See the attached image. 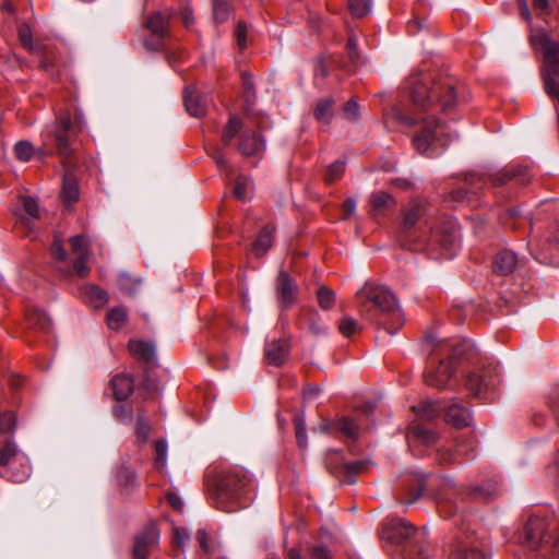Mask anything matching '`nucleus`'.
<instances>
[{
    "mask_svg": "<svg viewBox=\"0 0 559 559\" xmlns=\"http://www.w3.org/2000/svg\"><path fill=\"white\" fill-rule=\"evenodd\" d=\"M406 86L414 112L407 114L396 109L394 117L407 127L419 126L413 143L417 152L428 154L436 143L447 144L442 140L444 127L437 121L436 114L451 110L456 104L455 81L450 76L432 80L421 72H416L407 78Z\"/></svg>",
    "mask_w": 559,
    "mask_h": 559,
    "instance_id": "obj_1",
    "label": "nucleus"
},
{
    "mask_svg": "<svg viewBox=\"0 0 559 559\" xmlns=\"http://www.w3.org/2000/svg\"><path fill=\"white\" fill-rule=\"evenodd\" d=\"M361 310L368 318L394 335L403 325L404 318L394 294L382 285H365L358 292Z\"/></svg>",
    "mask_w": 559,
    "mask_h": 559,
    "instance_id": "obj_2",
    "label": "nucleus"
},
{
    "mask_svg": "<svg viewBox=\"0 0 559 559\" xmlns=\"http://www.w3.org/2000/svg\"><path fill=\"white\" fill-rule=\"evenodd\" d=\"M251 484L252 479L249 473L242 467L235 466L219 473L214 480L217 508L226 512L236 511L237 508L228 503L238 499Z\"/></svg>",
    "mask_w": 559,
    "mask_h": 559,
    "instance_id": "obj_3",
    "label": "nucleus"
},
{
    "mask_svg": "<svg viewBox=\"0 0 559 559\" xmlns=\"http://www.w3.org/2000/svg\"><path fill=\"white\" fill-rule=\"evenodd\" d=\"M530 39L534 47H539L544 51V90L550 98L559 100V83L556 80L559 76V43L544 29L532 32Z\"/></svg>",
    "mask_w": 559,
    "mask_h": 559,
    "instance_id": "obj_4",
    "label": "nucleus"
},
{
    "mask_svg": "<svg viewBox=\"0 0 559 559\" xmlns=\"http://www.w3.org/2000/svg\"><path fill=\"white\" fill-rule=\"evenodd\" d=\"M524 543L533 550L548 549L559 554V524L532 516L524 526Z\"/></svg>",
    "mask_w": 559,
    "mask_h": 559,
    "instance_id": "obj_5",
    "label": "nucleus"
},
{
    "mask_svg": "<svg viewBox=\"0 0 559 559\" xmlns=\"http://www.w3.org/2000/svg\"><path fill=\"white\" fill-rule=\"evenodd\" d=\"M500 382V373L497 366L489 364L475 369L466 374L465 385L475 396H479L485 390L495 388Z\"/></svg>",
    "mask_w": 559,
    "mask_h": 559,
    "instance_id": "obj_6",
    "label": "nucleus"
},
{
    "mask_svg": "<svg viewBox=\"0 0 559 559\" xmlns=\"http://www.w3.org/2000/svg\"><path fill=\"white\" fill-rule=\"evenodd\" d=\"M454 376L453 360L440 359L438 362L431 361L424 374L425 382L429 386L437 389L450 388L452 378Z\"/></svg>",
    "mask_w": 559,
    "mask_h": 559,
    "instance_id": "obj_7",
    "label": "nucleus"
},
{
    "mask_svg": "<svg viewBox=\"0 0 559 559\" xmlns=\"http://www.w3.org/2000/svg\"><path fill=\"white\" fill-rule=\"evenodd\" d=\"M416 533V527L404 519L390 518L382 524L381 538L391 543H401L411 538Z\"/></svg>",
    "mask_w": 559,
    "mask_h": 559,
    "instance_id": "obj_8",
    "label": "nucleus"
},
{
    "mask_svg": "<svg viewBox=\"0 0 559 559\" xmlns=\"http://www.w3.org/2000/svg\"><path fill=\"white\" fill-rule=\"evenodd\" d=\"M170 14L160 12L153 13L146 21V28L152 35V39L145 41V46L151 50H158L164 38L168 35Z\"/></svg>",
    "mask_w": 559,
    "mask_h": 559,
    "instance_id": "obj_9",
    "label": "nucleus"
},
{
    "mask_svg": "<svg viewBox=\"0 0 559 559\" xmlns=\"http://www.w3.org/2000/svg\"><path fill=\"white\" fill-rule=\"evenodd\" d=\"M159 531L153 523L146 525L134 539L133 554L136 559H147L151 551L157 546Z\"/></svg>",
    "mask_w": 559,
    "mask_h": 559,
    "instance_id": "obj_10",
    "label": "nucleus"
},
{
    "mask_svg": "<svg viewBox=\"0 0 559 559\" xmlns=\"http://www.w3.org/2000/svg\"><path fill=\"white\" fill-rule=\"evenodd\" d=\"M72 128V120L69 112H63L59 117V123L55 130V139L58 146V152L62 158L64 167H69V158L73 153V148L69 143V131Z\"/></svg>",
    "mask_w": 559,
    "mask_h": 559,
    "instance_id": "obj_11",
    "label": "nucleus"
},
{
    "mask_svg": "<svg viewBox=\"0 0 559 559\" xmlns=\"http://www.w3.org/2000/svg\"><path fill=\"white\" fill-rule=\"evenodd\" d=\"M275 290L276 297L283 309L290 308L296 301L298 286L284 270H280L278 272Z\"/></svg>",
    "mask_w": 559,
    "mask_h": 559,
    "instance_id": "obj_12",
    "label": "nucleus"
},
{
    "mask_svg": "<svg viewBox=\"0 0 559 559\" xmlns=\"http://www.w3.org/2000/svg\"><path fill=\"white\" fill-rule=\"evenodd\" d=\"M289 343L285 338L273 340L264 347V357L267 365L280 367L288 358Z\"/></svg>",
    "mask_w": 559,
    "mask_h": 559,
    "instance_id": "obj_13",
    "label": "nucleus"
},
{
    "mask_svg": "<svg viewBox=\"0 0 559 559\" xmlns=\"http://www.w3.org/2000/svg\"><path fill=\"white\" fill-rule=\"evenodd\" d=\"M264 150V141L254 131H245L238 142V151L246 157L257 156Z\"/></svg>",
    "mask_w": 559,
    "mask_h": 559,
    "instance_id": "obj_14",
    "label": "nucleus"
},
{
    "mask_svg": "<svg viewBox=\"0 0 559 559\" xmlns=\"http://www.w3.org/2000/svg\"><path fill=\"white\" fill-rule=\"evenodd\" d=\"M370 213L372 216H381L396 206L395 198L384 191L371 193L369 198Z\"/></svg>",
    "mask_w": 559,
    "mask_h": 559,
    "instance_id": "obj_15",
    "label": "nucleus"
},
{
    "mask_svg": "<svg viewBox=\"0 0 559 559\" xmlns=\"http://www.w3.org/2000/svg\"><path fill=\"white\" fill-rule=\"evenodd\" d=\"M516 266L518 255L511 250H501L493 257L492 269L497 274L509 275Z\"/></svg>",
    "mask_w": 559,
    "mask_h": 559,
    "instance_id": "obj_16",
    "label": "nucleus"
},
{
    "mask_svg": "<svg viewBox=\"0 0 559 559\" xmlns=\"http://www.w3.org/2000/svg\"><path fill=\"white\" fill-rule=\"evenodd\" d=\"M472 416L467 408L454 403L445 408V421L456 428H463L471 424Z\"/></svg>",
    "mask_w": 559,
    "mask_h": 559,
    "instance_id": "obj_17",
    "label": "nucleus"
},
{
    "mask_svg": "<svg viewBox=\"0 0 559 559\" xmlns=\"http://www.w3.org/2000/svg\"><path fill=\"white\" fill-rule=\"evenodd\" d=\"M425 213V201L421 199L413 200L409 205L403 211V222L402 228L403 230L412 229L418 219Z\"/></svg>",
    "mask_w": 559,
    "mask_h": 559,
    "instance_id": "obj_18",
    "label": "nucleus"
},
{
    "mask_svg": "<svg viewBox=\"0 0 559 559\" xmlns=\"http://www.w3.org/2000/svg\"><path fill=\"white\" fill-rule=\"evenodd\" d=\"M114 395L118 401L127 400L134 389V380L130 374H117L111 379Z\"/></svg>",
    "mask_w": 559,
    "mask_h": 559,
    "instance_id": "obj_19",
    "label": "nucleus"
},
{
    "mask_svg": "<svg viewBox=\"0 0 559 559\" xmlns=\"http://www.w3.org/2000/svg\"><path fill=\"white\" fill-rule=\"evenodd\" d=\"M185 105L188 112L193 117L205 115L206 106L201 96L197 94L195 87H187L185 92Z\"/></svg>",
    "mask_w": 559,
    "mask_h": 559,
    "instance_id": "obj_20",
    "label": "nucleus"
},
{
    "mask_svg": "<svg viewBox=\"0 0 559 559\" xmlns=\"http://www.w3.org/2000/svg\"><path fill=\"white\" fill-rule=\"evenodd\" d=\"M20 460L24 461V457L20 455L13 440L7 437L0 445V466L5 467Z\"/></svg>",
    "mask_w": 559,
    "mask_h": 559,
    "instance_id": "obj_21",
    "label": "nucleus"
},
{
    "mask_svg": "<svg viewBox=\"0 0 559 559\" xmlns=\"http://www.w3.org/2000/svg\"><path fill=\"white\" fill-rule=\"evenodd\" d=\"M129 350L135 358L152 361L155 358V346L145 341L133 340L129 342Z\"/></svg>",
    "mask_w": 559,
    "mask_h": 559,
    "instance_id": "obj_22",
    "label": "nucleus"
},
{
    "mask_svg": "<svg viewBox=\"0 0 559 559\" xmlns=\"http://www.w3.org/2000/svg\"><path fill=\"white\" fill-rule=\"evenodd\" d=\"M61 199L64 203L71 204L79 200V187L75 177L67 170L63 176Z\"/></svg>",
    "mask_w": 559,
    "mask_h": 559,
    "instance_id": "obj_23",
    "label": "nucleus"
},
{
    "mask_svg": "<svg viewBox=\"0 0 559 559\" xmlns=\"http://www.w3.org/2000/svg\"><path fill=\"white\" fill-rule=\"evenodd\" d=\"M448 559H486V557L478 547L460 543L450 552Z\"/></svg>",
    "mask_w": 559,
    "mask_h": 559,
    "instance_id": "obj_24",
    "label": "nucleus"
},
{
    "mask_svg": "<svg viewBox=\"0 0 559 559\" xmlns=\"http://www.w3.org/2000/svg\"><path fill=\"white\" fill-rule=\"evenodd\" d=\"M273 234H274V227L271 225H266L262 228L260 234L258 235V238L253 245V251L255 255L262 257L264 255L267 250L273 245Z\"/></svg>",
    "mask_w": 559,
    "mask_h": 559,
    "instance_id": "obj_25",
    "label": "nucleus"
},
{
    "mask_svg": "<svg viewBox=\"0 0 559 559\" xmlns=\"http://www.w3.org/2000/svg\"><path fill=\"white\" fill-rule=\"evenodd\" d=\"M83 295L94 308H102L108 302L107 292L96 285L84 286Z\"/></svg>",
    "mask_w": 559,
    "mask_h": 559,
    "instance_id": "obj_26",
    "label": "nucleus"
},
{
    "mask_svg": "<svg viewBox=\"0 0 559 559\" xmlns=\"http://www.w3.org/2000/svg\"><path fill=\"white\" fill-rule=\"evenodd\" d=\"M460 243V235L454 223H451L449 229L441 238V248L445 251L444 257L450 258L453 253L452 251Z\"/></svg>",
    "mask_w": 559,
    "mask_h": 559,
    "instance_id": "obj_27",
    "label": "nucleus"
},
{
    "mask_svg": "<svg viewBox=\"0 0 559 559\" xmlns=\"http://www.w3.org/2000/svg\"><path fill=\"white\" fill-rule=\"evenodd\" d=\"M128 320L127 309L122 306L112 308L107 314V325L111 330H120Z\"/></svg>",
    "mask_w": 559,
    "mask_h": 559,
    "instance_id": "obj_28",
    "label": "nucleus"
},
{
    "mask_svg": "<svg viewBox=\"0 0 559 559\" xmlns=\"http://www.w3.org/2000/svg\"><path fill=\"white\" fill-rule=\"evenodd\" d=\"M427 348L432 353L440 349L442 353L447 349L452 350V356L457 357L463 353V349H457L453 344H449L445 340H439L433 335H428L425 338Z\"/></svg>",
    "mask_w": 559,
    "mask_h": 559,
    "instance_id": "obj_29",
    "label": "nucleus"
},
{
    "mask_svg": "<svg viewBox=\"0 0 559 559\" xmlns=\"http://www.w3.org/2000/svg\"><path fill=\"white\" fill-rule=\"evenodd\" d=\"M241 129H242L241 120L238 117L233 116L223 129V133H222L223 144L225 146H229L231 141L234 140V138L241 131Z\"/></svg>",
    "mask_w": 559,
    "mask_h": 559,
    "instance_id": "obj_30",
    "label": "nucleus"
},
{
    "mask_svg": "<svg viewBox=\"0 0 559 559\" xmlns=\"http://www.w3.org/2000/svg\"><path fill=\"white\" fill-rule=\"evenodd\" d=\"M336 429L345 435L349 439H357L360 433V429L358 425L355 423V420L348 418V417H342L335 423Z\"/></svg>",
    "mask_w": 559,
    "mask_h": 559,
    "instance_id": "obj_31",
    "label": "nucleus"
},
{
    "mask_svg": "<svg viewBox=\"0 0 559 559\" xmlns=\"http://www.w3.org/2000/svg\"><path fill=\"white\" fill-rule=\"evenodd\" d=\"M334 100L332 98H324L318 102L314 109V117L318 121L329 123L332 118V108Z\"/></svg>",
    "mask_w": 559,
    "mask_h": 559,
    "instance_id": "obj_32",
    "label": "nucleus"
},
{
    "mask_svg": "<svg viewBox=\"0 0 559 559\" xmlns=\"http://www.w3.org/2000/svg\"><path fill=\"white\" fill-rule=\"evenodd\" d=\"M409 438L428 445L436 441L437 436L423 426L413 425L409 429Z\"/></svg>",
    "mask_w": 559,
    "mask_h": 559,
    "instance_id": "obj_33",
    "label": "nucleus"
},
{
    "mask_svg": "<svg viewBox=\"0 0 559 559\" xmlns=\"http://www.w3.org/2000/svg\"><path fill=\"white\" fill-rule=\"evenodd\" d=\"M413 411L420 417L427 420L433 419L436 416L439 415L441 411V406L435 402H426L421 405L414 406Z\"/></svg>",
    "mask_w": 559,
    "mask_h": 559,
    "instance_id": "obj_34",
    "label": "nucleus"
},
{
    "mask_svg": "<svg viewBox=\"0 0 559 559\" xmlns=\"http://www.w3.org/2000/svg\"><path fill=\"white\" fill-rule=\"evenodd\" d=\"M27 320L31 324L38 326L43 331L50 329V319L38 308H34L27 313Z\"/></svg>",
    "mask_w": 559,
    "mask_h": 559,
    "instance_id": "obj_35",
    "label": "nucleus"
},
{
    "mask_svg": "<svg viewBox=\"0 0 559 559\" xmlns=\"http://www.w3.org/2000/svg\"><path fill=\"white\" fill-rule=\"evenodd\" d=\"M71 250L76 257L88 255L90 241L83 235H76L70 239Z\"/></svg>",
    "mask_w": 559,
    "mask_h": 559,
    "instance_id": "obj_36",
    "label": "nucleus"
},
{
    "mask_svg": "<svg viewBox=\"0 0 559 559\" xmlns=\"http://www.w3.org/2000/svg\"><path fill=\"white\" fill-rule=\"evenodd\" d=\"M317 298L320 307L329 310L334 306L335 293L326 286H321L317 292Z\"/></svg>",
    "mask_w": 559,
    "mask_h": 559,
    "instance_id": "obj_37",
    "label": "nucleus"
},
{
    "mask_svg": "<svg viewBox=\"0 0 559 559\" xmlns=\"http://www.w3.org/2000/svg\"><path fill=\"white\" fill-rule=\"evenodd\" d=\"M371 0H348L350 13L356 17H362L371 11Z\"/></svg>",
    "mask_w": 559,
    "mask_h": 559,
    "instance_id": "obj_38",
    "label": "nucleus"
},
{
    "mask_svg": "<svg viewBox=\"0 0 559 559\" xmlns=\"http://www.w3.org/2000/svg\"><path fill=\"white\" fill-rule=\"evenodd\" d=\"M213 15L217 23L227 21L229 16L228 0H213Z\"/></svg>",
    "mask_w": 559,
    "mask_h": 559,
    "instance_id": "obj_39",
    "label": "nucleus"
},
{
    "mask_svg": "<svg viewBox=\"0 0 559 559\" xmlns=\"http://www.w3.org/2000/svg\"><path fill=\"white\" fill-rule=\"evenodd\" d=\"M252 188V182L250 179L245 177H238L234 188L235 197L240 201H246L248 199V192Z\"/></svg>",
    "mask_w": 559,
    "mask_h": 559,
    "instance_id": "obj_40",
    "label": "nucleus"
},
{
    "mask_svg": "<svg viewBox=\"0 0 559 559\" xmlns=\"http://www.w3.org/2000/svg\"><path fill=\"white\" fill-rule=\"evenodd\" d=\"M23 210L27 217L23 219H37L39 218V207L37 201L32 197H24L22 199Z\"/></svg>",
    "mask_w": 559,
    "mask_h": 559,
    "instance_id": "obj_41",
    "label": "nucleus"
},
{
    "mask_svg": "<svg viewBox=\"0 0 559 559\" xmlns=\"http://www.w3.org/2000/svg\"><path fill=\"white\" fill-rule=\"evenodd\" d=\"M14 153L19 160L27 162L34 154L33 145L27 141H20L14 146Z\"/></svg>",
    "mask_w": 559,
    "mask_h": 559,
    "instance_id": "obj_42",
    "label": "nucleus"
},
{
    "mask_svg": "<svg viewBox=\"0 0 559 559\" xmlns=\"http://www.w3.org/2000/svg\"><path fill=\"white\" fill-rule=\"evenodd\" d=\"M15 424H16V420H15V416L13 413L7 412V413L2 414L0 417V432L2 435H8V437L10 438V436L15 430Z\"/></svg>",
    "mask_w": 559,
    "mask_h": 559,
    "instance_id": "obj_43",
    "label": "nucleus"
},
{
    "mask_svg": "<svg viewBox=\"0 0 559 559\" xmlns=\"http://www.w3.org/2000/svg\"><path fill=\"white\" fill-rule=\"evenodd\" d=\"M155 466L163 469L167 464V443L165 440H157L155 442Z\"/></svg>",
    "mask_w": 559,
    "mask_h": 559,
    "instance_id": "obj_44",
    "label": "nucleus"
},
{
    "mask_svg": "<svg viewBox=\"0 0 559 559\" xmlns=\"http://www.w3.org/2000/svg\"><path fill=\"white\" fill-rule=\"evenodd\" d=\"M338 329L342 335L349 337L350 335L357 333L360 330V326L355 319L350 317H344L340 321Z\"/></svg>",
    "mask_w": 559,
    "mask_h": 559,
    "instance_id": "obj_45",
    "label": "nucleus"
},
{
    "mask_svg": "<svg viewBox=\"0 0 559 559\" xmlns=\"http://www.w3.org/2000/svg\"><path fill=\"white\" fill-rule=\"evenodd\" d=\"M345 171V162L343 160H336L335 163L331 164L328 168V173L325 175V181L328 183H332L340 179Z\"/></svg>",
    "mask_w": 559,
    "mask_h": 559,
    "instance_id": "obj_46",
    "label": "nucleus"
},
{
    "mask_svg": "<svg viewBox=\"0 0 559 559\" xmlns=\"http://www.w3.org/2000/svg\"><path fill=\"white\" fill-rule=\"evenodd\" d=\"M296 429V439L300 448L307 447L306 423L302 415H297L294 419Z\"/></svg>",
    "mask_w": 559,
    "mask_h": 559,
    "instance_id": "obj_47",
    "label": "nucleus"
},
{
    "mask_svg": "<svg viewBox=\"0 0 559 559\" xmlns=\"http://www.w3.org/2000/svg\"><path fill=\"white\" fill-rule=\"evenodd\" d=\"M345 119L349 121H357L360 118L359 105L355 99H349L343 107Z\"/></svg>",
    "mask_w": 559,
    "mask_h": 559,
    "instance_id": "obj_48",
    "label": "nucleus"
},
{
    "mask_svg": "<svg viewBox=\"0 0 559 559\" xmlns=\"http://www.w3.org/2000/svg\"><path fill=\"white\" fill-rule=\"evenodd\" d=\"M117 483L121 486H129L135 479V473L128 467H121L116 475Z\"/></svg>",
    "mask_w": 559,
    "mask_h": 559,
    "instance_id": "obj_49",
    "label": "nucleus"
},
{
    "mask_svg": "<svg viewBox=\"0 0 559 559\" xmlns=\"http://www.w3.org/2000/svg\"><path fill=\"white\" fill-rule=\"evenodd\" d=\"M17 33H19V38L21 40V44L25 48L32 49L33 48V36H32L29 26L27 24L20 25Z\"/></svg>",
    "mask_w": 559,
    "mask_h": 559,
    "instance_id": "obj_50",
    "label": "nucleus"
},
{
    "mask_svg": "<svg viewBox=\"0 0 559 559\" xmlns=\"http://www.w3.org/2000/svg\"><path fill=\"white\" fill-rule=\"evenodd\" d=\"M136 435L142 442H146L150 436V425L143 415H139L136 420Z\"/></svg>",
    "mask_w": 559,
    "mask_h": 559,
    "instance_id": "obj_51",
    "label": "nucleus"
},
{
    "mask_svg": "<svg viewBox=\"0 0 559 559\" xmlns=\"http://www.w3.org/2000/svg\"><path fill=\"white\" fill-rule=\"evenodd\" d=\"M135 281L127 273H121L118 277V286L121 290L132 294L134 292Z\"/></svg>",
    "mask_w": 559,
    "mask_h": 559,
    "instance_id": "obj_52",
    "label": "nucleus"
},
{
    "mask_svg": "<svg viewBox=\"0 0 559 559\" xmlns=\"http://www.w3.org/2000/svg\"><path fill=\"white\" fill-rule=\"evenodd\" d=\"M247 24L245 22H239L236 28V36L240 49H243L247 46Z\"/></svg>",
    "mask_w": 559,
    "mask_h": 559,
    "instance_id": "obj_53",
    "label": "nucleus"
},
{
    "mask_svg": "<svg viewBox=\"0 0 559 559\" xmlns=\"http://www.w3.org/2000/svg\"><path fill=\"white\" fill-rule=\"evenodd\" d=\"M520 7V13L521 16L527 22L531 33L535 32L536 29L533 28V17L528 9V3L526 0H516Z\"/></svg>",
    "mask_w": 559,
    "mask_h": 559,
    "instance_id": "obj_54",
    "label": "nucleus"
},
{
    "mask_svg": "<svg viewBox=\"0 0 559 559\" xmlns=\"http://www.w3.org/2000/svg\"><path fill=\"white\" fill-rule=\"evenodd\" d=\"M51 255L57 260L63 261L67 259V251L64 250L60 239H55L50 248Z\"/></svg>",
    "mask_w": 559,
    "mask_h": 559,
    "instance_id": "obj_55",
    "label": "nucleus"
},
{
    "mask_svg": "<svg viewBox=\"0 0 559 559\" xmlns=\"http://www.w3.org/2000/svg\"><path fill=\"white\" fill-rule=\"evenodd\" d=\"M242 87L243 95L248 100H250L254 96V84L251 76L247 73L242 74Z\"/></svg>",
    "mask_w": 559,
    "mask_h": 559,
    "instance_id": "obj_56",
    "label": "nucleus"
},
{
    "mask_svg": "<svg viewBox=\"0 0 559 559\" xmlns=\"http://www.w3.org/2000/svg\"><path fill=\"white\" fill-rule=\"evenodd\" d=\"M87 257L88 255L76 257L74 261L73 266L79 276H86L90 271L86 265Z\"/></svg>",
    "mask_w": 559,
    "mask_h": 559,
    "instance_id": "obj_57",
    "label": "nucleus"
},
{
    "mask_svg": "<svg viewBox=\"0 0 559 559\" xmlns=\"http://www.w3.org/2000/svg\"><path fill=\"white\" fill-rule=\"evenodd\" d=\"M27 476H28V466L23 463H21V469L17 473H12L10 475L11 479L14 483H21L24 479H26Z\"/></svg>",
    "mask_w": 559,
    "mask_h": 559,
    "instance_id": "obj_58",
    "label": "nucleus"
},
{
    "mask_svg": "<svg viewBox=\"0 0 559 559\" xmlns=\"http://www.w3.org/2000/svg\"><path fill=\"white\" fill-rule=\"evenodd\" d=\"M534 9L539 12V15L549 13L550 0H533Z\"/></svg>",
    "mask_w": 559,
    "mask_h": 559,
    "instance_id": "obj_59",
    "label": "nucleus"
},
{
    "mask_svg": "<svg viewBox=\"0 0 559 559\" xmlns=\"http://www.w3.org/2000/svg\"><path fill=\"white\" fill-rule=\"evenodd\" d=\"M330 551L322 546L314 547L311 551V559H330Z\"/></svg>",
    "mask_w": 559,
    "mask_h": 559,
    "instance_id": "obj_60",
    "label": "nucleus"
},
{
    "mask_svg": "<svg viewBox=\"0 0 559 559\" xmlns=\"http://www.w3.org/2000/svg\"><path fill=\"white\" fill-rule=\"evenodd\" d=\"M181 20H182L185 27H187V28H190L193 25V23H194L193 14L189 8H185L181 11Z\"/></svg>",
    "mask_w": 559,
    "mask_h": 559,
    "instance_id": "obj_61",
    "label": "nucleus"
},
{
    "mask_svg": "<svg viewBox=\"0 0 559 559\" xmlns=\"http://www.w3.org/2000/svg\"><path fill=\"white\" fill-rule=\"evenodd\" d=\"M511 175L508 171L496 174L491 177V182L495 186H501L511 179Z\"/></svg>",
    "mask_w": 559,
    "mask_h": 559,
    "instance_id": "obj_62",
    "label": "nucleus"
},
{
    "mask_svg": "<svg viewBox=\"0 0 559 559\" xmlns=\"http://www.w3.org/2000/svg\"><path fill=\"white\" fill-rule=\"evenodd\" d=\"M197 539L200 544V547L205 551V552H209L210 551V547H209V540H207V534L205 531L203 530H199L197 532Z\"/></svg>",
    "mask_w": 559,
    "mask_h": 559,
    "instance_id": "obj_63",
    "label": "nucleus"
},
{
    "mask_svg": "<svg viewBox=\"0 0 559 559\" xmlns=\"http://www.w3.org/2000/svg\"><path fill=\"white\" fill-rule=\"evenodd\" d=\"M347 48H348V53H349L350 60L354 63L358 62L359 56L357 52V44L354 38L348 39Z\"/></svg>",
    "mask_w": 559,
    "mask_h": 559,
    "instance_id": "obj_64",
    "label": "nucleus"
}]
</instances>
